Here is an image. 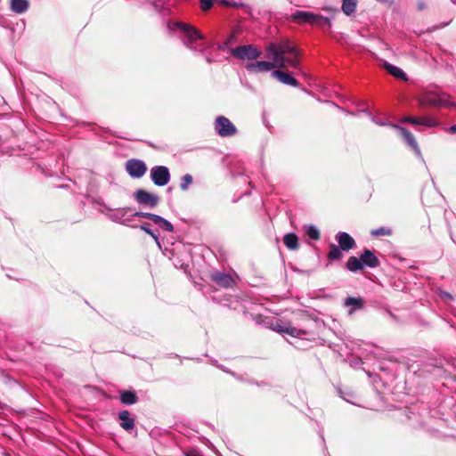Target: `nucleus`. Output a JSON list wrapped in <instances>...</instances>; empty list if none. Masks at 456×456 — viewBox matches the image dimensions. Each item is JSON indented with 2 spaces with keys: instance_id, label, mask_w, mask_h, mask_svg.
Listing matches in <instances>:
<instances>
[{
  "instance_id": "1",
  "label": "nucleus",
  "mask_w": 456,
  "mask_h": 456,
  "mask_svg": "<svg viewBox=\"0 0 456 456\" xmlns=\"http://www.w3.org/2000/svg\"><path fill=\"white\" fill-rule=\"evenodd\" d=\"M266 56L272 61H258L248 64L247 69L253 72H267L274 68L299 67V53L297 47L288 40L271 43L266 46Z\"/></svg>"
},
{
  "instance_id": "2",
  "label": "nucleus",
  "mask_w": 456,
  "mask_h": 456,
  "mask_svg": "<svg viewBox=\"0 0 456 456\" xmlns=\"http://www.w3.org/2000/svg\"><path fill=\"white\" fill-rule=\"evenodd\" d=\"M418 101L423 107L431 106L438 108H450L454 106L451 96L443 92L426 91L419 97Z\"/></svg>"
},
{
  "instance_id": "3",
  "label": "nucleus",
  "mask_w": 456,
  "mask_h": 456,
  "mask_svg": "<svg viewBox=\"0 0 456 456\" xmlns=\"http://www.w3.org/2000/svg\"><path fill=\"white\" fill-rule=\"evenodd\" d=\"M292 17L295 20L302 23H309L313 26H318L321 28H324L325 26L330 28L331 26V22L329 18L310 12L297 11L293 13Z\"/></svg>"
},
{
  "instance_id": "4",
  "label": "nucleus",
  "mask_w": 456,
  "mask_h": 456,
  "mask_svg": "<svg viewBox=\"0 0 456 456\" xmlns=\"http://www.w3.org/2000/svg\"><path fill=\"white\" fill-rule=\"evenodd\" d=\"M215 130L221 137L232 136L237 133L235 126L224 116H219L216 118Z\"/></svg>"
},
{
  "instance_id": "5",
  "label": "nucleus",
  "mask_w": 456,
  "mask_h": 456,
  "mask_svg": "<svg viewBox=\"0 0 456 456\" xmlns=\"http://www.w3.org/2000/svg\"><path fill=\"white\" fill-rule=\"evenodd\" d=\"M232 53L240 60H256L261 55V51L253 45H246L232 48Z\"/></svg>"
},
{
  "instance_id": "6",
  "label": "nucleus",
  "mask_w": 456,
  "mask_h": 456,
  "mask_svg": "<svg viewBox=\"0 0 456 456\" xmlns=\"http://www.w3.org/2000/svg\"><path fill=\"white\" fill-rule=\"evenodd\" d=\"M150 173L151 181L157 186H165L170 181L169 170L165 166H155L151 167Z\"/></svg>"
},
{
  "instance_id": "7",
  "label": "nucleus",
  "mask_w": 456,
  "mask_h": 456,
  "mask_svg": "<svg viewBox=\"0 0 456 456\" xmlns=\"http://www.w3.org/2000/svg\"><path fill=\"white\" fill-rule=\"evenodd\" d=\"M126 169L133 178H141L147 171V167L142 160L130 159L126 164Z\"/></svg>"
},
{
  "instance_id": "8",
  "label": "nucleus",
  "mask_w": 456,
  "mask_h": 456,
  "mask_svg": "<svg viewBox=\"0 0 456 456\" xmlns=\"http://www.w3.org/2000/svg\"><path fill=\"white\" fill-rule=\"evenodd\" d=\"M272 329L278 333L289 334L295 338H301L308 334V332L305 330L297 329L291 325H283L281 322H277L276 323L273 324Z\"/></svg>"
},
{
  "instance_id": "9",
  "label": "nucleus",
  "mask_w": 456,
  "mask_h": 456,
  "mask_svg": "<svg viewBox=\"0 0 456 456\" xmlns=\"http://www.w3.org/2000/svg\"><path fill=\"white\" fill-rule=\"evenodd\" d=\"M134 199L139 204L146 205L151 208L156 207L159 201V198L157 195L144 190H137L134 193Z\"/></svg>"
},
{
  "instance_id": "10",
  "label": "nucleus",
  "mask_w": 456,
  "mask_h": 456,
  "mask_svg": "<svg viewBox=\"0 0 456 456\" xmlns=\"http://www.w3.org/2000/svg\"><path fill=\"white\" fill-rule=\"evenodd\" d=\"M394 127L400 131V133H401L403 138L404 139V141L406 142V143L415 151V153L418 156H420L421 155L420 150L419 148V145L417 143V141H416L414 135L410 131H408L406 128H404L403 126L395 125Z\"/></svg>"
},
{
  "instance_id": "11",
  "label": "nucleus",
  "mask_w": 456,
  "mask_h": 456,
  "mask_svg": "<svg viewBox=\"0 0 456 456\" xmlns=\"http://www.w3.org/2000/svg\"><path fill=\"white\" fill-rule=\"evenodd\" d=\"M338 247L345 251H348L355 247V241L347 232H340L337 234Z\"/></svg>"
},
{
  "instance_id": "12",
  "label": "nucleus",
  "mask_w": 456,
  "mask_h": 456,
  "mask_svg": "<svg viewBox=\"0 0 456 456\" xmlns=\"http://www.w3.org/2000/svg\"><path fill=\"white\" fill-rule=\"evenodd\" d=\"M361 260L363 264V267L367 266L370 268H376L379 265V260L375 256L374 252L365 248L360 255Z\"/></svg>"
},
{
  "instance_id": "13",
  "label": "nucleus",
  "mask_w": 456,
  "mask_h": 456,
  "mask_svg": "<svg viewBox=\"0 0 456 456\" xmlns=\"http://www.w3.org/2000/svg\"><path fill=\"white\" fill-rule=\"evenodd\" d=\"M184 34H185V36L187 37V39L184 41V45L188 48H190L191 50H196L197 47L194 45V43L197 40L202 39L203 38V35L194 27H191Z\"/></svg>"
},
{
  "instance_id": "14",
  "label": "nucleus",
  "mask_w": 456,
  "mask_h": 456,
  "mask_svg": "<svg viewBox=\"0 0 456 456\" xmlns=\"http://www.w3.org/2000/svg\"><path fill=\"white\" fill-rule=\"evenodd\" d=\"M272 76L277 78L281 83L288 86L297 87L298 86L297 80L290 74L282 70L277 69L273 71Z\"/></svg>"
},
{
  "instance_id": "15",
  "label": "nucleus",
  "mask_w": 456,
  "mask_h": 456,
  "mask_svg": "<svg viewBox=\"0 0 456 456\" xmlns=\"http://www.w3.org/2000/svg\"><path fill=\"white\" fill-rule=\"evenodd\" d=\"M403 122H408L414 125H422L428 127H435L438 125V122L434 118H405L402 120Z\"/></svg>"
},
{
  "instance_id": "16",
  "label": "nucleus",
  "mask_w": 456,
  "mask_h": 456,
  "mask_svg": "<svg viewBox=\"0 0 456 456\" xmlns=\"http://www.w3.org/2000/svg\"><path fill=\"white\" fill-rule=\"evenodd\" d=\"M345 305L350 307L349 314H352L356 310L362 309L364 305V301L362 297H348L345 300Z\"/></svg>"
},
{
  "instance_id": "17",
  "label": "nucleus",
  "mask_w": 456,
  "mask_h": 456,
  "mask_svg": "<svg viewBox=\"0 0 456 456\" xmlns=\"http://www.w3.org/2000/svg\"><path fill=\"white\" fill-rule=\"evenodd\" d=\"M118 418L121 420L120 426L125 430H132L134 428V419L130 417L128 411H122L118 413Z\"/></svg>"
},
{
  "instance_id": "18",
  "label": "nucleus",
  "mask_w": 456,
  "mask_h": 456,
  "mask_svg": "<svg viewBox=\"0 0 456 456\" xmlns=\"http://www.w3.org/2000/svg\"><path fill=\"white\" fill-rule=\"evenodd\" d=\"M213 281L224 288H230L233 283L232 278L229 274L223 273H215Z\"/></svg>"
},
{
  "instance_id": "19",
  "label": "nucleus",
  "mask_w": 456,
  "mask_h": 456,
  "mask_svg": "<svg viewBox=\"0 0 456 456\" xmlns=\"http://www.w3.org/2000/svg\"><path fill=\"white\" fill-rule=\"evenodd\" d=\"M346 268L350 272L356 273L364 267L360 256H350L346 264Z\"/></svg>"
},
{
  "instance_id": "20",
  "label": "nucleus",
  "mask_w": 456,
  "mask_h": 456,
  "mask_svg": "<svg viewBox=\"0 0 456 456\" xmlns=\"http://www.w3.org/2000/svg\"><path fill=\"white\" fill-rule=\"evenodd\" d=\"M152 222H154V224H156L159 227L167 232H172L174 231L173 224L160 216L154 215Z\"/></svg>"
},
{
  "instance_id": "21",
  "label": "nucleus",
  "mask_w": 456,
  "mask_h": 456,
  "mask_svg": "<svg viewBox=\"0 0 456 456\" xmlns=\"http://www.w3.org/2000/svg\"><path fill=\"white\" fill-rule=\"evenodd\" d=\"M28 8V0H12L11 9L16 13H22Z\"/></svg>"
},
{
  "instance_id": "22",
  "label": "nucleus",
  "mask_w": 456,
  "mask_h": 456,
  "mask_svg": "<svg viewBox=\"0 0 456 456\" xmlns=\"http://www.w3.org/2000/svg\"><path fill=\"white\" fill-rule=\"evenodd\" d=\"M283 241H284V244L286 245V247L289 249L295 250V249L298 248V246H299L298 238L293 232L287 233L284 236Z\"/></svg>"
},
{
  "instance_id": "23",
  "label": "nucleus",
  "mask_w": 456,
  "mask_h": 456,
  "mask_svg": "<svg viewBox=\"0 0 456 456\" xmlns=\"http://www.w3.org/2000/svg\"><path fill=\"white\" fill-rule=\"evenodd\" d=\"M384 67L392 76L403 80H407L405 73L400 68L387 62L384 63Z\"/></svg>"
},
{
  "instance_id": "24",
  "label": "nucleus",
  "mask_w": 456,
  "mask_h": 456,
  "mask_svg": "<svg viewBox=\"0 0 456 456\" xmlns=\"http://www.w3.org/2000/svg\"><path fill=\"white\" fill-rule=\"evenodd\" d=\"M120 401L124 404H134L137 402V396L134 392L125 391L120 395Z\"/></svg>"
},
{
  "instance_id": "25",
  "label": "nucleus",
  "mask_w": 456,
  "mask_h": 456,
  "mask_svg": "<svg viewBox=\"0 0 456 456\" xmlns=\"http://www.w3.org/2000/svg\"><path fill=\"white\" fill-rule=\"evenodd\" d=\"M357 0H343L342 11L345 14L350 15L356 9Z\"/></svg>"
},
{
  "instance_id": "26",
  "label": "nucleus",
  "mask_w": 456,
  "mask_h": 456,
  "mask_svg": "<svg viewBox=\"0 0 456 456\" xmlns=\"http://www.w3.org/2000/svg\"><path fill=\"white\" fill-rule=\"evenodd\" d=\"M330 252L328 254V258L331 261L340 260L343 257L342 249L336 246L335 244H331L330 246Z\"/></svg>"
},
{
  "instance_id": "27",
  "label": "nucleus",
  "mask_w": 456,
  "mask_h": 456,
  "mask_svg": "<svg viewBox=\"0 0 456 456\" xmlns=\"http://www.w3.org/2000/svg\"><path fill=\"white\" fill-rule=\"evenodd\" d=\"M392 234V230L387 227H380L378 229H374L370 231V235L373 237L377 236H390Z\"/></svg>"
},
{
  "instance_id": "28",
  "label": "nucleus",
  "mask_w": 456,
  "mask_h": 456,
  "mask_svg": "<svg viewBox=\"0 0 456 456\" xmlns=\"http://www.w3.org/2000/svg\"><path fill=\"white\" fill-rule=\"evenodd\" d=\"M140 228L142 231H144L146 233L151 235L159 248L161 247L159 236L157 234H155V232L150 228V224H149L145 223V224H142L140 226Z\"/></svg>"
},
{
  "instance_id": "29",
  "label": "nucleus",
  "mask_w": 456,
  "mask_h": 456,
  "mask_svg": "<svg viewBox=\"0 0 456 456\" xmlns=\"http://www.w3.org/2000/svg\"><path fill=\"white\" fill-rule=\"evenodd\" d=\"M306 233L307 235L312 239V240H317L320 239V232L319 230L314 226V225H309L307 228H306Z\"/></svg>"
},
{
  "instance_id": "30",
  "label": "nucleus",
  "mask_w": 456,
  "mask_h": 456,
  "mask_svg": "<svg viewBox=\"0 0 456 456\" xmlns=\"http://www.w3.org/2000/svg\"><path fill=\"white\" fill-rule=\"evenodd\" d=\"M191 183H192V176L189 174H186L182 178L180 187L183 191H186Z\"/></svg>"
},
{
  "instance_id": "31",
  "label": "nucleus",
  "mask_w": 456,
  "mask_h": 456,
  "mask_svg": "<svg viewBox=\"0 0 456 456\" xmlns=\"http://www.w3.org/2000/svg\"><path fill=\"white\" fill-rule=\"evenodd\" d=\"M438 295H439L440 298L442 300H444V302H449V301L454 300V297L447 291L439 289Z\"/></svg>"
},
{
  "instance_id": "32",
  "label": "nucleus",
  "mask_w": 456,
  "mask_h": 456,
  "mask_svg": "<svg viewBox=\"0 0 456 456\" xmlns=\"http://www.w3.org/2000/svg\"><path fill=\"white\" fill-rule=\"evenodd\" d=\"M214 0H200V8L202 11H208L213 6Z\"/></svg>"
},
{
  "instance_id": "33",
  "label": "nucleus",
  "mask_w": 456,
  "mask_h": 456,
  "mask_svg": "<svg viewBox=\"0 0 456 456\" xmlns=\"http://www.w3.org/2000/svg\"><path fill=\"white\" fill-rule=\"evenodd\" d=\"M154 215L155 214L146 213V212H136L134 214V216L144 217V218H147V219H150L152 221Z\"/></svg>"
},
{
  "instance_id": "34",
  "label": "nucleus",
  "mask_w": 456,
  "mask_h": 456,
  "mask_svg": "<svg viewBox=\"0 0 456 456\" xmlns=\"http://www.w3.org/2000/svg\"><path fill=\"white\" fill-rule=\"evenodd\" d=\"M176 26L181 28L182 31H183L184 33L186 31H188L192 26L187 24V23H183V22H177L176 23Z\"/></svg>"
},
{
  "instance_id": "35",
  "label": "nucleus",
  "mask_w": 456,
  "mask_h": 456,
  "mask_svg": "<svg viewBox=\"0 0 456 456\" xmlns=\"http://www.w3.org/2000/svg\"><path fill=\"white\" fill-rule=\"evenodd\" d=\"M125 213H126V209L125 208L119 209V210H118V212L116 214H114L112 216V217H113V219L116 220L118 216H124Z\"/></svg>"
},
{
  "instance_id": "36",
  "label": "nucleus",
  "mask_w": 456,
  "mask_h": 456,
  "mask_svg": "<svg viewBox=\"0 0 456 456\" xmlns=\"http://www.w3.org/2000/svg\"><path fill=\"white\" fill-rule=\"evenodd\" d=\"M184 456H202V454L196 450H192L186 452Z\"/></svg>"
},
{
  "instance_id": "37",
  "label": "nucleus",
  "mask_w": 456,
  "mask_h": 456,
  "mask_svg": "<svg viewBox=\"0 0 456 456\" xmlns=\"http://www.w3.org/2000/svg\"><path fill=\"white\" fill-rule=\"evenodd\" d=\"M419 10H424L426 8V4L423 1H418L417 3Z\"/></svg>"
},
{
  "instance_id": "38",
  "label": "nucleus",
  "mask_w": 456,
  "mask_h": 456,
  "mask_svg": "<svg viewBox=\"0 0 456 456\" xmlns=\"http://www.w3.org/2000/svg\"><path fill=\"white\" fill-rule=\"evenodd\" d=\"M447 131L451 134H456V125L450 126Z\"/></svg>"
}]
</instances>
